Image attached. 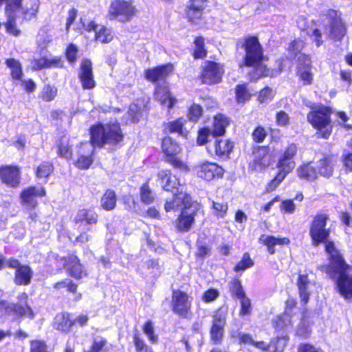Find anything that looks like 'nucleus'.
Wrapping results in <instances>:
<instances>
[{
  "label": "nucleus",
  "mask_w": 352,
  "mask_h": 352,
  "mask_svg": "<svg viewBox=\"0 0 352 352\" xmlns=\"http://www.w3.org/2000/svg\"><path fill=\"white\" fill-rule=\"evenodd\" d=\"M223 69L219 64L208 61L203 66L201 78L203 83L211 85L218 83L221 80Z\"/></svg>",
  "instance_id": "nucleus-12"
},
{
  "label": "nucleus",
  "mask_w": 352,
  "mask_h": 352,
  "mask_svg": "<svg viewBox=\"0 0 352 352\" xmlns=\"http://www.w3.org/2000/svg\"><path fill=\"white\" fill-rule=\"evenodd\" d=\"M260 241L267 246L269 253L273 254L275 252L276 245H287L290 241L287 237L280 238L263 234L260 237Z\"/></svg>",
  "instance_id": "nucleus-26"
},
{
  "label": "nucleus",
  "mask_w": 352,
  "mask_h": 352,
  "mask_svg": "<svg viewBox=\"0 0 352 352\" xmlns=\"http://www.w3.org/2000/svg\"><path fill=\"white\" fill-rule=\"evenodd\" d=\"M234 144L229 140H217L214 144V152L219 157H228L232 151Z\"/></svg>",
  "instance_id": "nucleus-29"
},
{
  "label": "nucleus",
  "mask_w": 352,
  "mask_h": 352,
  "mask_svg": "<svg viewBox=\"0 0 352 352\" xmlns=\"http://www.w3.org/2000/svg\"><path fill=\"white\" fill-rule=\"evenodd\" d=\"M251 66L254 67L253 74L251 76V80H257L263 76H271L273 77L280 72V69L278 71L272 70L270 71L269 69L266 67L265 65H263L259 62L252 65Z\"/></svg>",
  "instance_id": "nucleus-28"
},
{
  "label": "nucleus",
  "mask_w": 352,
  "mask_h": 352,
  "mask_svg": "<svg viewBox=\"0 0 352 352\" xmlns=\"http://www.w3.org/2000/svg\"><path fill=\"white\" fill-rule=\"evenodd\" d=\"M173 311L179 315L186 314L190 307L188 296L181 291L173 292Z\"/></svg>",
  "instance_id": "nucleus-22"
},
{
  "label": "nucleus",
  "mask_w": 352,
  "mask_h": 352,
  "mask_svg": "<svg viewBox=\"0 0 352 352\" xmlns=\"http://www.w3.org/2000/svg\"><path fill=\"white\" fill-rule=\"evenodd\" d=\"M58 94L57 88L54 85H46L39 94V98L43 101L50 102L54 100Z\"/></svg>",
  "instance_id": "nucleus-40"
},
{
  "label": "nucleus",
  "mask_w": 352,
  "mask_h": 352,
  "mask_svg": "<svg viewBox=\"0 0 352 352\" xmlns=\"http://www.w3.org/2000/svg\"><path fill=\"white\" fill-rule=\"evenodd\" d=\"M0 179L6 185L16 187L20 182V171L17 166H4L0 168Z\"/></svg>",
  "instance_id": "nucleus-18"
},
{
  "label": "nucleus",
  "mask_w": 352,
  "mask_h": 352,
  "mask_svg": "<svg viewBox=\"0 0 352 352\" xmlns=\"http://www.w3.org/2000/svg\"><path fill=\"white\" fill-rule=\"evenodd\" d=\"M280 210L285 213L293 214L296 210V205L292 199L283 200L280 206Z\"/></svg>",
  "instance_id": "nucleus-53"
},
{
  "label": "nucleus",
  "mask_w": 352,
  "mask_h": 352,
  "mask_svg": "<svg viewBox=\"0 0 352 352\" xmlns=\"http://www.w3.org/2000/svg\"><path fill=\"white\" fill-rule=\"evenodd\" d=\"M91 230L90 228H88L86 231L80 232V234L74 239V244H85L90 241L92 236L89 232Z\"/></svg>",
  "instance_id": "nucleus-58"
},
{
  "label": "nucleus",
  "mask_w": 352,
  "mask_h": 352,
  "mask_svg": "<svg viewBox=\"0 0 352 352\" xmlns=\"http://www.w3.org/2000/svg\"><path fill=\"white\" fill-rule=\"evenodd\" d=\"M317 174L323 177H329L333 171V160L330 156H325L317 162Z\"/></svg>",
  "instance_id": "nucleus-27"
},
{
  "label": "nucleus",
  "mask_w": 352,
  "mask_h": 352,
  "mask_svg": "<svg viewBox=\"0 0 352 352\" xmlns=\"http://www.w3.org/2000/svg\"><path fill=\"white\" fill-rule=\"evenodd\" d=\"M93 160L89 155H81L76 162V166L82 169L88 168L92 164Z\"/></svg>",
  "instance_id": "nucleus-55"
},
{
  "label": "nucleus",
  "mask_w": 352,
  "mask_h": 352,
  "mask_svg": "<svg viewBox=\"0 0 352 352\" xmlns=\"http://www.w3.org/2000/svg\"><path fill=\"white\" fill-rule=\"evenodd\" d=\"M296 165L294 160H287L283 157H280L278 163L276 164L277 168H278V173H281L282 175L287 176L289 173H291L294 168Z\"/></svg>",
  "instance_id": "nucleus-38"
},
{
  "label": "nucleus",
  "mask_w": 352,
  "mask_h": 352,
  "mask_svg": "<svg viewBox=\"0 0 352 352\" xmlns=\"http://www.w3.org/2000/svg\"><path fill=\"white\" fill-rule=\"evenodd\" d=\"M315 282L311 280L307 274H299L297 286L300 300L304 305L308 302L310 294L315 287Z\"/></svg>",
  "instance_id": "nucleus-19"
},
{
  "label": "nucleus",
  "mask_w": 352,
  "mask_h": 352,
  "mask_svg": "<svg viewBox=\"0 0 352 352\" xmlns=\"http://www.w3.org/2000/svg\"><path fill=\"white\" fill-rule=\"evenodd\" d=\"M78 76L84 89H91L95 87L92 64L90 60H83L82 61Z\"/></svg>",
  "instance_id": "nucleus-17"
},
{
  "label": "nucleus",
  "mask_w": 352,
  "mask_h": 352,
  "mask_svg": "<svg viewBox=\"0 0 352 352\" xmlns=\"http://www.w3.org/2000/svg\"><path fill=\"white\" fill-rule=\"evenodd\" d=\"M230 289L232 294L239 299L246 296L239 279H234L230 283Z\"/></svg>",
  "instance_id": "nucleus-42"
},
{
  "label": "nucleus",
  "mask_w": 352,
  "mask_h": 352,
  "mask_svg": "<svg viewBox=\"0 0 352 352\" xmlns=\"http://www.w3.org/2000/svg\"><path fill=\"white\" fill-rule=\"evenodd\" d=\"M229 120L222 114H218L214 118L213 135H222L226 131V128L229 124Z\"/></svg>",
  "instance_id": "nucleus-35"
},
{
  "label": "nucleus",
  "mask_w": 352,
  "mask_h": 352,
  "mask_svg": "<svg viewBox=\"0 0 352 352\" xmlns=\"http://www.w3.org/2000/svg\"><path fill=\"white\" fill-rule=\"evenodd\" d=\"M46 195L43 186H29L23 189L20 194L21 204L25 210L31 211L35 209L38 204V199Z\"/></svg>",
  "instance_id": "nucleus-9"
},
{
  "label": "nucleus",
  "mask_w": 352,
  "mask_h": 352,
  "mask_svg": "<svg viewBox=\"0 0 352 352\" xmlns=\"http://www.w3.org/2000/svg\"><path fill=\"white\" fill-rule=\"evenodd\" d=\"M52 171V164L49 162H43L37 167L36 176L39 178L47 177Z\"/></svg>",
  "instance_id": "nucleus-43"
},
{
  "label": "nucleus",
  "mask_w": 352,
  "mask_h": 352,
  "mask_svg": "<svg viewBox=\"0 0 352 352\" xmlns=\"http://www.w3.org/2000/svg\"><path fill=\"white\" fill-rule=\"evenodd\" d=\"M143 331L152 343L157 342V336L154 333V327L151 321L149 320L145 323L143 327Z\"/></svg>",
  "instance_id": "nucleus-50"
},
{
  "label": "nucleus",
  "mask_w": 352,
  "mask_h": 352,
  "mask_svg": "<svg viewBox=\"0 0 352 352\" xmlns=\"http://www.w3.org/2000/svg\"><path fill=\"white\" fill-rule=\"evenodd\" d=\"M202 114V108L198 104H192L189 109L188 117L190 120L196 122Z\"/></svg>",
  "instance_id": "nucleus-57"
},
{
  "label": "nucleus",
  "mask_w": 352,
  "mask_h": 352,
  "mask_svg": "<svg viewBox=\"0 0 352 352\" xmlns=\"http://www.w3.org/2000/svg\"><path fill=\"white\" fill-rule=\"evenodd\" d=\"M308 122L317 130L319 137L327 139L332 132L333 125L331 120V110L324 106H318L313 109L307 116Z\"/></svg>",
  "instance_id": "nucleus-4"
},
{
  "label": "nucleus",
  "mask_w": 352,
  "mask_h": 352,
  "mask_svg": "<svg viewBox=\"0 0 352 352\" xmlns=\"http://www.w3.org/2000/svg\"><path fill=\"white\" fill-rule=\"evenodd\" d=\"M245 50V64L251 66L263 58L262 47L257 37L248 36L243 45Z\"/></svg>",
  "instance_id": "nucleus-10"
},
{
  "label": "nucleus",
  "mask_w": 352,
  "mask_h": 352,
  "mask_svg": "<svg viewBox=\"0 0 352 352\" xmlns=\"http://www.w3.org/2000/svg\"><path fill=\"white\" fill-rule=\"evenodd\" d=\"M254 265L253 261L250 257L248 253H245L242 259L235 265V271H243L251 267Z\"/></svg>",
  "instance_id": "nucleus-44"
},
{
  "label": "nucleus",
  "mask_w": 352,
  "mask_h": 352,
  "mask_svg": "<svg viewBox=\"0 0 352 352\" xmlns=\"http://www.w3.org/2000/svg\"><path fill=\"white\" fill-rule=\"evenodd\" d=\"M197 208L195 205L185 206L176 220V228L180 232H188L195 221Z\"/></svg>",
  "instance_id": "nucleus-13"
},
{
  "label": "nucleus",
  "mask_w": 352,
  "mask_h": 352,
  "mask_svg": "<svg viewBox=\"0 0 352 352\" xmlns=\"http://www.w3.org/2000/svg\"><path fill=\"white\" fill-rule=\"evenodd\" d=\"M107 344V340L100 336L94 338L93 344L91 347L92 352H100Z\"/></svg>",
  "instance_id": "nucleus-61"
},
{
  "label": "nucleus",
  "mask_w": 352,
  "mask_h": 352,
  "mask_svg": "<svg viewBox=\"0 0 352 352\" xmlns=\"http://www.w3.org/2000/svg\"><path fill=\"white\" fill-rule=\"evenodd\" d=\"M64 266L69 275L74 278H82L87 276L78 258L74 255L69 256L65 258Z\"/></svg>",
  "instance_id": "nucleus-20"
},
{
  "label": "nucleus",
  "mask_w": 352,
  "mask_h": 352,
  "mask_svg": "<svg viewBox=\"0 0 352 352\" xmlns=\"http://www.w3.org/2000/svg\"><path fill=\"white\" fill-rule=\"evenodd\" d=\"M60 63V58H47L43 56L38 58H34L31 61V65L33 70H41L43 68L50 67L53 65H58Z\"/></svg>",
  "instance_id": "nucleus-31"
},
{
  "label": "nucleus",
  "mask_w": 352,
  "mask_h": 352,
  "mask_svg": "<svg viewBox=\"0 0 352 352\" xmlns=\"http://www.w3.org/2000/svg\"><path fill=\"white\" fill-rule=\"evenodd\" d=\"M304 47V43L301 40L294 41L289 46V52L292 55L296 56L300 52Z\"/></svg>",
  "instance_id": "nucleus-64"
},
{
  "label": "nucleus",
  "mask_w": 352,
  "mask_h": 352,
  "mask_svg": "<svg viewBox=\"0 0 352 352\" xmlns=\"http://www.w3.org/2000/svg\"><path fill=\"white\" fill-rule=\"evenodd\" d=\"M134 344L137 352H153L152 349L144 343V340L136 335L134 336Z\"/></svg>",
  "instance_id": "nucleus-56"
},
{
  "label": "nucleus",
  "mask_w": 352,
  "mask_h": 352,
  "mask_svg": "<svg viewBox=\"0 0 352 352\" xmlns=\"http://www.w3.org/2000/svg\"><path fill=\"white\" fill-rule=\"evenodd\" d=\"M72 149L65 138L62 139L58 145V155L62 157L69 159L72 157Z\"/></svg>",
  "instance_id": "nucleus-45"
},
{
  "label": "nucleus",
  "mask_w": 352,
  "mask_h": 352,
  "mask_svg": "<svg viewBox=\"0 0 352 352\" xmlns=\"http://www.w3.org/2000/svg\"><path fill=\"white\" fill-rule=\"evenodd\" d=\"M73 324L74 322L69 319L67 314H57L54 318V327L63 332H68Z\"/></svg>",
  "instance_id": "nucleus-32"
},
{
  "label": "nucleus",
  "mask_w": 352,
  "mask_h": 352,
  "mask_svg": "<svg viewBox=\"0 0 352 352\" xmlns=\"http://www.w3.org/2000/svg\"><path fill=\"white\" fill-rule=\"evenodd\" d=\"M155 98L162 105L168 109L172 108L177 102L176 98L173 97L164 82L162 85H157L155 89Z\"/></svg>",
  "instance_id": "nucleus-25"
},
{
  "label": "nucleus",
  "mask_w": 352,
  "mask_h": 352,
  "mask_svg": "<svg viewBox=\"0 0 352 352\" xmlns=\"http://www.w3.org/2000/svg\"><path fill=\"white\" fill-rule=\"evenodd\" d=\"M239 299L241 301L240 314L243 315V316L250 314L251 312L250 300L246 296H245Z\"/></svg>",
  "instance_id": "nucleus-59"
},
{
  "label": "nucleus",
  "mask_w": 352,
  "mask_h": 352,
  "mask_svg": "<svg viewBox=\"0 0 352 352\" xmlns=\"http://www.w3.org/2000/svg\"><path fill=\"white\" fill-rule=\"evenodd\" d=\"M195 49L194 51V57L195 58H203L206 56V51L204 49V39L202 37H198L195 41Z\"/></svg>",
  "instance_id": "nucleus-41"
},
{
  "label": "nucleus",
  "mask_w": 352,
  "mask_h": 352,
  "mask_svg": "<svg viewBox=\"0 0 352 352\" xmlns=\"http://www.w3.org/2000/svg\"><path fill=\"white\" fill-rule=\"evenodd\" d=\"M116 194L113 190L110 189L105 191L100 199L101 207L107 211L113 210L116 206Z\"/></svg>",
  "instance_id": "nucleus-33"
},
{
  "label": "nucleus",
  "mask_w": 352,
  "mask_h": 352,
  "mask_svg": "<svg viewBox=\"0 0 352 352\" xmlns=\"http://www.w3.org/2000/svg\"><path fill=\"white\" fill-rule=\"evenodd\" d=\"M285 345V340L284 338H278L275 341H272L270 344H265L264 342H253V346L257 349L263 351H267L271 348H274V352H280L283 350V346Z\"/></svg>",
  "instance_id": "nucleus-34"
},
{
  "label": "nucleus",
  "mask_w": 352,
  "mask_h": 352,
  "mask_svg": "<svg viewBox=\"0 0 352 352\" xmlns=\"http://www.w3.org/2000/svg\"><path fill=\"white\" fill-rule=\"evenodd\" d=\"M212 208L215 214L219 217H223L228 211V204L223 202L212 201Z\"/></svg>",
  "instance_id": "nucleus-51"
},
{
  "label": "nucleus",
  "mask_w": 352,
  "mask_h": 352,
  "mask_svg": "<svg viewBox=\"0 0 352 352\" xmlns=\"http://www.w3.org/2000/svg\"><path fill=\"white\" fill-rule=\"evenodd\" d=\"M113 38V35L110 29L101 25L96 28V32H95V38L97 41L102 43H107L111 41Z\"/></svg>",
  "instance_id": "nucleus-37"
},
{
  "label": "nucleus",
  "mask_w": 352,
  "mask_h": 352,
  "mask_svg": "<svg viewBox=\"0 0 352 352\" xmlns=\"http://www.w3.org/2000/svg\"><path fill=\"white\" fill-rule=\"evenodd\" d=\"M27 300L28 295L25 293H21L18 296L17 303L0 302V316L12 314L18 316H28L33 318V311L28 306Z\"/></svg>",
  "instance_id": "nucleus-6"
},
{
  "label": "nucleus",
  "mask_w": 352,
  "mask_h": 352,
  "mask_svg": "<svg viewBox=\"0 0 352 352\" xmlns=\"http://www.w3.org/2000/svg\"><path fill=\"white\" fill-rule=\"evenodd\" d=\"M285 177L286 176L282 175L281 173H277L275 177L272 179L269 183H267L265 188L266 192H270L275 190Z\"/></svg>",
  "instance_id": "nucleus-47"
},
{
  "label": "nucleus",
  "mask_w": 352,
  "mask_h": 352,
  "mask_svg": "<svg viewBox=\"0 0 352 352\" xmlns=\"http://www.w3.org/2000/svg\"><path fill=\"white\" fill-rule=\"evenodd\" d=\"M307 35L313 38L317 47L320 46L323 43L322 32L317 28H309L307 30Z\"/></svg>",
  "instance_id": "nucleus-48"
},
{
  "label": "nucleus",
  "mask_w": 352,
  "mask_h": 352,
  "mask_svg": "<svg viewBox=\"0 0 352 352\" xmlns=\"http://www.w3.org/2000/svg\"><path fill=\"white\" fill-rule=\"evenodd\" d=\"M6 64L11 70V76L14 79H21L23 76L22 67L20 62L14 58H8Z\"/></svg>",
  "instance_id": "nucleus-39"
},
{
  "label": "nucleus",
  "mask_w": 352,
  "mask_h": 352,
  "mask_svg": "<svg viewBox=\"0 0 352 352\" xmlns=\"http://www.w3.org/2000/svg\"><path fill=\"white\" fill-rule=\"evenodd\" d=\"M160 184L164 190L172 192L180 191L182 188L179 179L173 175L169 170H162L157 174Z\"/></svg>",
  "instance_id": "nucleus-16"
},
{
  "label": "nucleus",
  "mask_w": 352,
  "mask_h": 352,
  "mask_svg": "<svg viewBox=\"0 0 352 352\" xmlns=\"http://www.w3.org/2000/svg\"><path fill=\"white\" fill-rule=\"evenodd\" d=\"M226 323V314L222 310H219L213 316L212 327L210 329L211 340L215 344L221 343Z\"/></svg>",
  "instance_id": "nucleus-15"
},
{
  "label": "nucleus",
  "mask_w": 352,
  "mask_h": 352,
  "mask_svg": "<svg viewBox=\"0 0 352 352\" xmlns=\"http://www.w3.org/2000/svg\"><path fill=\"white\" fill-rule=\"evenodd\" d=\"M172 199H167L164 204V209L166 212H170L177 210L182 204L185 206H189L188 204L190 200V197L186 193L183 192V188H181L180 191L175 192Z\"/></svg>",
  "instance_id": "nucleus-21"
},
{
  "label": "nucleus",
  "mask_w": 352,
  "mask_h": 352,
  "mask_svg": "<svg viewBox=\"0 0 352 352\" xmlns=\"http://www.w3.org/2000/svg\"><path fill=\"white\" fill-rule=\"evenodd\" d=\"M162 149L166 156V161L176 168L187 172L188 166L179 158L177 155L181 151L179 145L171 138L166 137L162 140Z\"/></svg>",
  "instance_id": "nucleus-8"
},
{
  "label": "nucleus",
  "mask_w": 352,
  "mask_h": 352,
  "mask_svg": "<svg viewBox=\"0 0 352 352\" xmlns=\"http://www.w3.org/2000/svg\"><path fill=\"white\" fill-rule=\"evenodd\" d=\"M173 65L167 64L147 69L145 76L147 80L153 82H157L160 80L163 81L173 72Z\"/></svg>",
  "instance_id": "nucleus-23"
},
{
  "label": "nucleus",
  "mask_w": 352,
  "mask_h": 352,
  "mask_svg": "<svg viewBox=\"0 0 352 352\" xmlns=\"http://www.w3.org/2000/svg\"><path fill=\"white\" fill-rule=\"evenodd\" d=\"M219 295V293L216 289H209L207 290L202 296V300L206 302H210L214 301Z\"/></svg>",
  "instance_id": "nucleus-63"
},
{
  "label": "nucleus",
  "mask_w": 352,
  "mask_h": 352,
  "mask_svg": "<svg viewBox=\"0 0 352 352\" xmlns=\"http://www.w3.org/2000/svg\"><path fill=\"white\" fill-rule=\"evenodd\" d=\"M6 264L13 269H15L14 281L18 285H28L30 283L33 276V272L30 267L26 265H21L19 261L15 258L8 259Z\"/></svg>",
  "instance_id": "nucleus-11"
},
{
  "label": "nucleus",
  "mask_w": 352,
  "mask_h": 352,
  "mask_svg": "<svg viewBox=\"0 0 352 352\" xmlns=\"http://www.w3.org/2000/svg\"><path fill=\"white\" fill-rule=\"evenodd\" d=\"M30 352H49L43 341L34 340L30 344Z\"/></svg>",
  "instance_id": "nucleus-60"
},
{
  "label": "nucleus",
  "mask_w": 352,
  "mask_h": 352,
  "mask_svg": "<svg viewBox=\"0 0 352 352\" xmlns=\"http://www.w3.org/2000/svg\"><path fill=\"white\" fill-rule=\"evenodd\" d=\"M3 1L7 2L5 9L8 18L5 23L6 31L10 34L18 36L20 30L15 26L16 21L31 19L36 15L38 4L31 0H0V6Z\"/></svg>",
  "instance_id": "nucleus-2"
},
{
  "label": "nucleus",
  "mask_w": 352,
  "mask_h": 352,
  "mask_svg": "<svg viewBox=\"0 0 352 352\" xmlns=\"http://www.w3.org/2000/svg\"><path fill=\"white\" fill-rule=\"evenodd\" d=\"M197 169L198 176L208 181L222 177L224 174L223 168L213 162H204L197 165Z\"/></svg>",
  "instance_id": "nucleus-14"
},
{
  "label": "nucleus",
  "mask_w": 352,
  "mask_h": 352,
  "mask_svg": "<svg viewBox=\"0 0 352 352\" xmlns=\"http://www.w3.org/2000/svg\"><path fill=\"white\" fill-rule=\"evenodd\" d=\"M137 9L132 1L114 0L108 9V17L125 23L131 20L135 15Z\"/></svg>",
  "instance_id": "nucleus-5"
},
{
  "label": "nucleus",
  "mask_w": 352,
  "mask_h": 352,
  "mask_svg": "<svg viewBox=\"0 0 352 352\" xmlns=\"http://www.w3.org/2000/svg\"><path fill=\"white\" fill-rule=\"evenodd\" d=\"M296 174L302 179L314 181L317 178V171L310 163L304 164L296 169Z\"/></svg>",
  "instance_id": "nucleus-30"
},
{
  "label": "nucleus",
  "mask_w": 352,
  "mask_h": 352,
  "mask_svg": "<svg viewBox=\"0 0 352 352\" xmlns=\"http://www.w3.org/2000/svg\"><path fill=\"white\" fill-rule=\"evenodd\" d=\"M98 215L93 210L82 208L78 210L74 218V223L80 228V226H91L98 222Z\"/></svg>",
  "instance_id": "nucleus-24"
},
{
  "label": "nucleus",
  "mask_w": 352,
  "mask_h": 352,
  "mask_svg": "<svg viewBox=\"0 0 352 352\" xmlns=\"http://www.w3.org/2000/svg\"><path fill=\"white\" fill-rule=\"evenodd\" d=\"M123 136L118 123L103 126L98 124L91 129V144L84 143L82 146L90 148L93 153L96 146H102L104 144H116L122 140Z\"/></svg>",
  "instance_id": "nucleus-3"
},
{
  "label": "nucleus",
  "mask_w": 352,
  "mask_h": 352,
  "mask_svg": "<svg viewBox=\"0 0 352 352\" xmlns=\"http://www.w3.org/2000/svg\"><path fill=\"white\" fill-rule=\"evenodd\" d=\"M141 200L145 204H151L154 200V196L148 184H144L140 189Z\"/></svg>",
  "instance_id": "nucleus-46"
},
{
  "label": "nucleus",
  "mask_w": 352,
  "mask_h": 352,
  "mask_svg": "<svg viewBox=\"0 0 352 352\" xmlns=\"http://www.w3.org/2000/svg\"><path fill=\"white\" fill-rule=\"evenodd\" d=\"M185 120L179 118L164 124V130L166 133H177L180 135H186L184 131Z\"/></svg>",
  "instance_id": "nucleus-36"
},
{
  "label": "nucleus",
  "mask_w": 352,
  "mask_h": 352,
  "mask_svg": "<svg viewBox=\"0 0 352 352\" xmlns=\"http://www.w3.org/2000/svg\"><path fill=\"white\" fill-rule=\"evenodd\" d=\"M276 122L278 125L281 126H287L289 122L288 114L283 111L277 112L276 115Z\"/></svg>",
  "instance_id": "nucleus-62"
},
{
  "label": "nucleus",
  "mask_w": 352,
  "mask_h": 352,
  "mask_svg": "<svg viewBox=\"0 0 352 352\" xmlns=\"http://www.w3.org/2000/svg\"><path fill=\"white\" fill-rule=\"evenodd\" d=\"M298 73L302 80L306 84H310L313 80V75L311 69H307L302 66H298Z\"/></svg>",
  "instance_id": "nucleus-52"
},
{
  "label": "nucleus",
  "mask_w": 352,
  "mask_h": 352,
  "mask_svg": "<svg viewBox=\"0 0 352 352\" xmlns=\"http://www.w3.org/2000/svg\"><path fill=\"white\" fill-rule=\"evenodd\" d=\"M236 99L239 102H244L250 98V94L248 92L246 86L238 85L236 88Z\"/></svg>",
  "instance_id": "nucleus-49"
},
{
  "label": "nucleus",
  "mask_w": 352,
  "mask_h": 352,
  "mask_svg": "<svg viewBox=\"0 0 352 352\" xmlns=\"http://www.w3.org/2000/svg\"><path fill=\"white\" fill-rule=\"evenodd\" d=\"M266 136L267 132L265 129L262 126L256 127L252 133V138L254 141L258 143L263 142Z\"/></svg>",
  "instance_id": "nucleus-54"
},
{
  "label": "nucleus",
  "mask_w": 352,
  "mask_h": 352,
  "mask_svg": "<svg viewBox=\"0 0 352 352\" xmlns=\"http://www.w3.org/2000/svg\"><path fill=\"white\" fill-rule=\"evenodd\" d=\"M328 19L326 30L329 36L336 41H340L346 34V28L343 23L340 14L334 10H328L324 13Z\"/></svg>",
  "instance_id": "nucleus-7"
},
{
  "label": "nucleus",
  "mask_w": 352,
  "mask_h": 352,
  "mask_svg": "<svg viewBox=\"0 0 352 352\" xmlns=\"http://www.w3.org/2000/svg\"><path fill=\"white\" fill-rule=\"evenodd\" d=\"M329 219L326 214L314 217L311 223L309 235L312 245L318 246L325 242V250L329 257V264L322 265L320 269L329 276L337 278V287L340 294L348 301H352V266L347 265L340 252L332 241H326L329 235V230L326 228Z\"/></svg>",
  "instance_id": "nucleus-1"
}]
</instances>
